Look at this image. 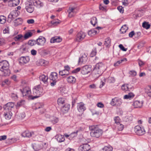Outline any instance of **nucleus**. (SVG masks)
<instances>
[{"label": "nucleus", "mask_w": 151, "mask_h": 151, "mask_svg": "<svg viewBox=\"0 0 151 151\" xmlns=\"http://www.w3.org/2000/svg\"><path fill=\"white\" fill-rule=\"evenodd\" d=\"M89 129L91 131V135L93 137L98 138L102 135L103 132L102 130L98 127L97 126H90L89 127Z\"/></svg>", "instance_id": "nucleus-1"}, {"label": "nucleus", "mask_w": 151, "mask_h": 151, "mask_svg": "<svg viewBox=\"0 0 151 151\" xmlns=\"http://www.w3.org/2000/svg\"><path fill=\"white\" fill-rule=\"evenodd\" d=\"M43 89L40 85L35 86L33 89V94L34 96H29V99L32 100L37 98L43 94Z\"/></svg>", "instance_id": "nucleus-2"}, {"label": "nucleus", "mask_w": 151, "mask_h": 151, "mask_svg": "<svg viewBox=\"0 0 151 151\" xmlns=\"http://www.w3.org/2000/svg\"><path fill=\"white\" fill-rule=\"evenodd\" d=\"M106 70L105 65L102 63H98L95 65L93 72L95 74H100Z\"/></svg>", "instance_id": "nucleus-3"}, {"label": "nucleus", "mask_w": 151, "mask_h": 151, "mask_svg": "<svg viewBox=\"0 0 151 151\" xmlns=\"http://www.w3.org/2000/svg\"><path fill=\"white\" fill-rule=\"evenodd\" d=\"M25 8L27 12L29 13H32L34 10L32 0H27L25 3Z\"/></svg>", "instance_id": "nucleus-4"}, {"label": "nucleus", "mask_w": 151, "mask_h": 151, "mask_svg": "<svg viewBox=\"0 0 151 151\" xmlns=\"http://www.w3.org/2000/svg\"><path fill=\"white\" fill-rule=\"evenodd\" d=\"M134 131L136 134L138 135H142L145 132L144 128L139 125L136 126L135 127Z\"/></svg>", "instance_id": "nucleus-5"}, {"label": "nucleus", "mask_w": 151, "mask_h": 151, "mask_svg": "<svg viewBox=\"0 0 151 151\" xmlns=\"http://www.w3.org/2000/svg\"><path fill=\"white\" fill-rule=\"evenodd\" d=\"M122 103V100L121 99L115 97L112 99L110 104L113 106H119Z\"/></svg>", "instance_id": "nucleus-6"}, {"label": "nucleus", "mask_w": 151, "mask_h": 151, "mask_svg": "<svg viewBox=\"0 0 151 151\" xmlns=\"http://www.w3.org/2000/svg\"><path fill=\"white\" fill-rule=\"evenodd\" d=\"M20 90L23 96H28L29 98V96H31L30 95L31 93V89L28 86L25 87L23 89H20Z\"/></svg>", "instance_id": "nucleus-7"}, {"label": "nucleus", "mask_w": 151, "mask_h": 151, "mask_svg": "<svg viewBox=\"0 0 151 151\" xmlns=\"http://www.w3.org/2000/svg\"><path fill=\"white\" fill-rule=\"evenodd\" d=\"M91 71V66L86 65L82 68L81 72L83 75H86L89 73Z\"/></svg>", "instance_id": "nucleus-8"}, {"label": "nucleus", "mask_w": 151, "mask_h": 151, "mask_svg": "<svg viewBox=\"0 0 151 151\" xmlns=\"http://www.w3.org/2000/svg\"><path fill=\"white\" fill-rule=\"evenodd\" d=\"M46 41V39L45 37L40 36L36 40V44L39 46H43Z\"/></svg>", "instance_id": "nucleus-9"}, {"label": "nucleus", "mask_w": 151, "mask_h": 151, "mask_svg": "<svg viewBox=\"0 0 151 151\" xmlns=\"http://www.w3.org/2000/svg\"><path fill=\"white\" fill-rule=\"evenodd\" d=\"M101 29V27H98L94 29H92L88 31V34L91 37L92 36L99 33V30Z\"/></svg>", "instance_id": "nucleus-10"}, {"label": "nucleus", "mask_w": 151, "mask_h": 151, "mask_svg": "<svg viewBox=\"0 0 151 151\" xmlns=\"http://www.w3.org/2000/svg\"><path fill=\"white\" fill-rule=\"evenodd\" d=\"M86 33L83 32L81 31L78 32L76 35V40L80 42L86 36Z\"/></svg>", "instance_id": "nucleus-11"}, {"label": "nucleus", "mask_w": 151, "mask_h": 151, "mask_svg": "<svg viewBox=\"0 0 151 151\" xmlns=\"http://www.w3.org/2000/svg\"><path fill=\"white\" fill-rule=\"evenodd\" d=\"M9 64L6 60L0 62V70H3V69L9 68Z\"/></svg>", "instance_id": "nucleus-12"}, {"label": "nucleus", "mask_w": 151, "mask_h": 151, "mask_svg": "<svg viewBox=\"0 0 151 151\" xmlns=\"http://www.w3.org/2000/svg\"><path fill=\"white\" fill-rule=\"evenodd\" d=\"M90 148L88 144H85L80 145L78 148V150L79 151H88Z\"/></svg>", "instance_id": "nucleus-13"}, {"label": "nucleus", "mask_w": 151, "mask_h": 151, "mask_svg": "<svg viewBox=\"0 0 151 151\" xmlns=\"http://www.w3.org/2000/svg\"><path fill=\"white\" fill-rule=\"evenodd\" d=\"M29 60V57L27 56L22 57L19 59V63L21 65L27 63Z\"/></svg>", "instance_id": "nucleus-14"}, {"label": "nucleus", "mask_w": 151, "mask_h": 151, "mask_svg": "<svg viewBox=\"0 0 151 151\" xmlns=\"http://www.w3.org/2000/svg\"><path fill=\"white\" fill-rule=\"evenodd\" d=\"M143 103L142 101L135 100L133 102L132 105L135 108H140L143 106Z\"/></svg>", "instance_id": "nucleus-15"}, {"label": "nucleus", "mask_w": 151, "mask_h": 151, "mask_svg": "<svg viewBox=\"0 0 151 151\" xmlns=\"http://www.w3.org/2000/svg\"><path fill=\"white\" fill-rule=\"evenodd\" d=\"M14 106V104L12 102H9L6 104L4 107L5 111H11L12 109Z\"/></svg>", "instance_id": "nucleus-16"}, {"label": "nucleus", "mask_w": 151, "mask_h": 151, "mask_svg": "<svg viewBox=\"0 0 151 151\" xmlns=\"http://www.w3.org/2000/svg\"><path fill=\"white\" fill-rule=\"evenodd\" d=\"M87 54L84 53L82 54L81 57L79 58L78 60L79 63H85L87 60Z\"/></svg>", "instance_id": "nucleus-17"}, {"label": "nucleus", "mask_w": 151, "mask_h": 151, "mask_svg": "<svg viewBox=\"0 0 151 151\" xmlns=\"http://www.w3.org/2000/svg\"><path fill=\"white\" fill-rule=\"evenodd\" d=\"M33 4L34 6H36L38 8H40L43 6V4L40 0H32Z\"/></svg>", "instance_id": "nucleus-18"}, {"label": "nucleus", "mask_w": 151, "mask_h": 151, "mask_svg": "<svg viewBox=\"0 0 151 151\" xmlns=\"http://www.w3.org/2000/svg\"><path fill=\"white\" fill-rule=\"evenodd\" d=\"M16 12L14 11H12L8 16V21L11 22L16 17Z\"/></svg>", "instance_id": "nucleus-19"}, {"label": "nucleus", "mask_w": 151, "mask_h": 151, "mask_svg": "<svg viewBox=\"0 0 151 151\" xmlns=\"http://www.w3.org/2000/svg\"><path fill=\"white\" fill-rule=\"evenodd\" d=\"M77 107L78 110L79 112H82L85 110V107L83 103H80L78 104Z\"/></svg>", "instance_id": "nucleus-20"}, {"label": "nucleus", "mask_w": 151, "mask_h": 151, "mask_svg": "<svg viewBox=\"0 0 151 151\" xmlns=\"http://www.w3.org/2000/svg\"><path fill=\"white\" fill-rule=\"evenodd\" d=\"M12 115V114L11 111H6L4 112V115L6 119L9 120L11 118Z\"/></svg>", "instance_id": "nucleus-21"}, {"label": "nucleus", "mask_w": 151, "mask_h": 151, "mask_svg": "<svg viewBox=\"0 0 151 151\" xmlns=\"http://www.w3.org/2000/svg\"><path fill=\"white\" fill-rule=\"evenodd\" d=\"M33 134V133H32ZM32 135V133L29 132V131L26 130L23 132L21 134L22 137H31Z\"/></svg>", "instance_id": "nucleus-22"}, {"label": "nucleus", "mask_w": 151, "mask_h": 151, "mask_svg": "<svg viewBox=\"0 0 151 151\" xmlns=\"http://www.w3.org/2000/svg\"><path fill=\"white\" fill-rule=\"evenodd\" d=\"M131 88L130 85L127 84L123 85L121 87V89L125 91H129L131 89Z\"/></svg>", "instance_id": "nucleus-23"}, {"label": "nucleus", "mask_w": 151, "mask_h": 151, "mask_svg": "<svg viewBox=\"0 0 151 151\" xmlns=\"http://www.w3.org/2000/svg\"><path fill=\"white\" fill-rule=\"evenodd\" d=\"M62 39L59 37H52L50 40V42L51 43L55 42H59L61 41Z\"/></svg>", "instance_id": "nucleus-24"}, {"label": "nucleus", "mask_w": 151, "mask_h": 151, "mask_svg": "<svg viewBox=\"0 0 151 151\" xmlns=\"http://www.w3.org/2000/svg\"><path fill=\"white\" fill-rule=\"evenodd\" d=\"M39 79L40 81H42L44 83L46 84L47 83V81L48 79L47 76H45L44 75H42L40 76Z\"/></svg>", "instance_id": "nucleus-25"}, {"label": "nucleus", "mask_w": 151, "mask_h": 151, "mask_svg": "<svg viewBox=\"0 0 151 151\" xmlns=\"http://www.w3.org/2000/svg\"><path fill=\"white\" fill-rule=\"evenodd\" d=\"M49 78L50 80H57L58 78V74L56 72H52L50 75Z\"/></svg>", "instance_id": "nucleus-26"}, {"label": "nucleus", "mask_w": 151, "mask_h": 151, "mask_svg": "<svg viewBox=\"0 0 151 151\" xmlns=\"http://www.w3.org/2000/svg\"><path fill=\"white\" fill-rule=\"evenodd\" d=\"M22 19L21 18H19L15 19L14 21L15 26H17L22 24Z\"/></svg>", "instance_id": "nucleus-27"}, {"label": "nucleus", "mask_w": 151, "mask_h": 151, "mask_svg": "<svg viewBox=\"0 0 151 151\" xmlns=\"http://www.w3.org/2000/svg\"><path fill=\"white\" fill-rule=\"evenodd\" d=\"M134 96V94L132 92L129 93L128 94L124 95V99H131L133 98Z\"/></svg>", "instance_id": "nucleus-28"}, {"label": "nucleus", "mask_w": 151, "mask_h": 151, "mask_svg": "<svg viewBox=\"0 0 151 151\" xmlns=\"http://www.w3.org/2000/svg\"><path fill=\"white\" fill-rule=\"evenodd\" d=\"M68 82L71 83H74L76 82V80L75 77L73 76H70L67 78Z\"/></svg>", "instance_id": "nucleus-29"}, {"label": "nucleus", "mask_w": 151, "mask_h": 151, "mask_svg": "<svg viewBox=\"0 0 151 151\" xmlns=\"http://www.w3.org/2000/svg\"><path fill=\"white\" fill-rule=\"evenodd\" d=\"M70 107V105L66 104L62 108L61 110L63 113H66L68 111Z\"/></svg>", "instance_id": "nucleus-30"}, {"label": "nucleus", "mask_w": 151, "mask_h": 151, "mask_svg": "<svg viewBox=\"0 0 151 151\" xmlns=\"http://www.w3.org/2000/svg\"><path fill=\"white\" fill-rule=\"evenodd\" d=\"M2 73V75L4 76H8L10 74V70L9 68L3 69V70H1Z\"/></svg>", "instance_id": "nucleus-31"}, {"label": "nucleus", "mask_w": 151, "mask_h": 151, "mask_svg": "<svg viewBox=\"0 0 151 151\" xmlns=\"http://www.w3.org/2000/svg\"><path fill=\"white\" fill-rule=\"evenodd\" d=\"M33 149L35 151H38L40 150L42 148L41 145L38 144H34L32 146Z\"/></svg>", "instance_id": "nucleus-32"}, {"label": "nucleus", "mask_w": 151, "mask_h": 151, "mask_svg": "<svg viewBox=\"0 0 151 151\" xmlns=\"http://www.w3.org/2000/svg\"><path fill=\"white\" fill-rule=\"evenodd\" d=\"M59 121L58 118L55 116L51 117L50 122L53 124H55Z\"/></svg>", "instance_id": "nucleus-33"}, {"label": "nucleus", "mask_w": 151, "mask_h": 151, "mask_svg": "<svg viewBox=\"0 0 151 151\" xmlns=\"http://www.w3.org/2000/svg\"><path fill=\"white\" fill-rule=\"evenodd\" d=\"M57 140L60 142H63L65 140V138L63 136L58 135L56 136Z\"/></svg>", "instance_id": "nucleus-34"}, {"label": "nucleus", "mask_w": 151, "mask_h": 151, "mask_svg": "<svg viewBox=\"0 0 151 151\" xmlns=\"http://www.w3.org/2000/svg\"><path fill=\"white\" fill-rule=\"evenodd\" d=\"M145 90V93L148 95V96L151 97V87L150 86L147 87Z\"/></svg>", "instance_id": "nucleus-35"}, {"label": "nucleus", "mask_w": 151, "mask_h": 151, "mask_svg": "<svg viewBox=\"0 0 151 151\" xmlns=\"http://www.w3.org/2000/svg\"><path fill=\"white\" fill-rule=\"evenodd\" d=\"M113 150V147L110 145L105 146L102 148L101 151H112Z\"/></svg>", "instance_id": "nucleus-36"}, {"label": "nucleus", "mask_w": 151, "mask_h": 151, "mask_svg": "<svg viewBox=\"0 0 151 151\" xmlns=\"http://www.w3.org/2000/svg\"><path fill=\"white\" fill-rule=\"evenodd\" d=\"M133 119L132 116H128L125 117L124 118V120L127 122H130Z\"/></svg>", "instance_id": "nucleus-37"}, {"label": "nucleus", "mask_w": 151, "mask_h": 151, "mask_svg": "<svg viewBox=\"0 0 151 151\" xmlns=\"http://www.w3.org/2000/svg\"><path fill=\"white\" fill-rule=\"evenodd\" d=\"M119 131H122L124 128V126L122 124L119 123H118L115 125Z\"/></svg>", "instance_id": "nucleus-38"}, {"label": "nucleus", "mask_w": 151, "mask_h": 151, "mask_svg": "<svg viewBox=\"0 0 151 151\" xmlns=\"http://www.w3.org/2000/svg\"><path fill=\"white\" fill-rule=\"evenodd\" d=\"M128 29V27L126 25H124L121 27L120 29V32L121 33H124L126 32Z\"/></svg>", "instance_id": "nucleus-39"}, {"label": "nucleus", "mask_w": 151, "mask_h": 151, "mask_svg": "<svg viewBox=\"0 0 151 151\" xmlns=\"http://www.w3.org/2000/svg\"><path fill=\"white\" fill-rule=\"evenodd\" d=\"M127 61V60L126 58H124L123 59L121 60H120L117 61L114 64V66L115 67L118 66L121 63H122L124 61Z\"/></svg>", "instance_id": "nucleus-40"}, {"label": "nucleus", "mask_w": 151, "mask_h": 151, "mask_svg": "<svg viewBox=\"0 0 151 151\" xmlns=\"http://www.w3.org/2000/svg\"><path fill=\"white\" fill-rule=\"evenodd\" d=\"M6 22V17L3 15L0 16V23L4 24Z\"/></svg>", "instance_id": "nucleus-41"}, {"label": "nucleus", "mask_w": 151, "mask_h": 151, "mask_svg": "<svg viewBox=\"0 0 151 151\" xmlns=\"http://www.w3.org/2000/svg\"><path fill=\"white\" fill-rule=\"evenodd\" d=\"M111 40L109 38H107L105 39L104 44L106 47H108L110 45Z\"/></svg>", "instance_id": "nucleus-42"}, {"label": "nucleus", "mask_w": 151, "mask_h": 151, "mask_svg": "<svg viewBox=\"0 0 151 151\" xmlns=\"http://www.w3.org/2000/svg\"><path fill=\"white\" fill-rule=\"evenodd\" d=\"M91 23L94 26L97 23V18L96 17H92L91 21Z\"/></svg>", "instance_id": "nucleus-43"}, {"label": "nucleus", "mask_w": 151, "mask_h": 151, "mask_svg": "<svg viewBox=\"0 0 151 151\" xmlns=\"http://www.w3.org/2000/svg\"><path fill=\"white\" fill-rule=\"evenodd\" d=\"M150 26V25L148 23L146 22H144L142 25V27L146 29H149Z\"/></svg>", "instance_id": "nucleus-44"}, {"label": "nucleus", "mask_w": 151, "mask_h": 151, "mask_svg": "<svg viewBox=\"0 0 151 151\" xmlns=\"http://www.w3.org/2000/svg\"><path fill=\"white\" fill-rule=\"evenodd\" d=\"M25 104V101L24 100H22L17 103V107H19L21 106H23Z\"/></svg>", "instance_id": "nucleus-45"}, {"label": "nucleus", "mask_w": 151, "mask_h": 151, "mask_svg": "<svg viewBox=\"0 0 151 151\" xmlns=\"http://www.w3.org/2000/svg\"><path fill=\"white\" fill-rule=\"evenodd\" d=\"M23 37L21 35H19L14 37V40L16 41H22Z\"/></svg>", "instance_id": "nucleus-46"}, {"label": "nucleus", "mask_w": 151, "mask_h": 151, "mask_svg": "<svg viewBox=\"0 0 151 151\" xmlns=\"http://www.w3.org/2000/svg\"><path fill=\"white\" fill-rule=\"evenodd\" d=\"M32 35V33L31 32H27L25 34L24 38L26 39L31 37Z\"/></svg>", "instance_id": "nucleus-47"}, {"label": "nucleus", "mask_w": 151, "mask_h": 151, "mask_svg": "<svg viewBox=\"0 0 151 151\" xmlns=\"http://www.w3.org/2000/svg\"><path fill=\"white\" fill-rule=\"evenodd\" d=\"M36 40H30L28 41V44L31 46H32L36 44Z\"/></svg>", "instance_id": "nucleus-48"}, {"label": "nucleus", "mask_w": 151, "mask_h": 151, "mask_svg": "<svg viewBox=\"0 0 151 151\" xmlns=\"http://www.w3.org/2000/svg\"><path fill=\"white\" fill-rule=\"evenodd\" d=\"M60 23V21L58 20H53L51 22V23L53 25H56Z\"/></svg>", "instance_id": "nucleus-49"}, {"label": "nucleus", "mask_w": 151, "mask_h": 151, "mask_svg": "<svg viewBox=\"0 0 151 151\" xmlns=\"http://www.w3.org/2000/svg\"><path fill=\"white\" fill-rule=\"evenodd\" d=\"M58 103L59 105L63 104L64 103V99L62 98H59L58 99Z\"/></svg>", "instance_id": "nucleus-50"}, {"label": "nucleus", "mask_w": 151, "mask_h": 151, "mask_svg": "<svg viewBox=\"0 0 151 151\" xmlns=\"http://www.w3.org/2000/svg\"><path fill=\"white\" fill-rule=\"evenodd\" d=\"M66 70H63L60 71L59 72V75L63 76L65 75H68L69 73L66 72Z\"/></svg>", "instance_id": "nucleus-51"}, {"label": "nucleus", "mask_w": 151, "mask_h": 151, "mask_svg": "<svg viewBox=\"0 0 151 151\" xmlns=\"http://www.w3.org/2000/svg\"><path fill=\"white\" fill-rule=\"evenodd\" d=\"M97 53L96 48L93 49L90 54V56L91 57H93L95 56Z\"/></svg>", "instance_id": "nucleus-52"}, {"label": "nucleus", "mask_w": 151, "mask_h": 151, "mask_svg": "<svg viewBox=\"0 0 151 151\" xmlns=\"http://www.w3.org/2000/svg\"><path fill=\"white\" fill-rule=\"evenodd\" d=\"M114 120L115 122V124H118V123H119L120 119L119 117V116H116L114 118Z\"/></svg>", "instance_id": "nucleus-53"}, {"label": "nucleus", "mask_w": 151, "mask_h": 151, "mask_svg": "<svg viewBox=\"0 0 151 151\" xmlns=\"http://www.w3.org/2000/svg\"><path fill=\"white\" fill-rule=\"evenodd\" d=\"M19 3V0H13V4L14 6H17Z\"/></svg>", "instance_id": "nucleus-54"}, {"label": "nucleus", "mask_w": 151, "mask_h": 151, "mask_svg": "<svg viewBox=\"0 0 151 151\" xmlns=\"http://www.w3.org/2000/svg\"><path fill=\"white\" fill-rule=\"evenodd\" d=\"M75 8L70 7L69 8V12H72L73 13H74L75 14H76V12L75 11Z\"/></svg>", "instance_id": "nucleus-55"}, {"label": "nucleus", "mask_w": 151, "mask_h": 151, "mask_svg": "<svg viewBox=\"0 0 151 151\" xmlns=\"http://www.w3.org/2000/svg\"><path fill=\"white\" fill-rule=\"evenodd\" d=\"M119 47L121 50L124 51H126L127 49V48H125L123 46L122 44H120L119 45Z\"/></svg>", "instance_id": "nucleus-56"}, {"label": "nucleus", "mask_w": 151, "mask_h": 151, "mask_svg": "<svg viewBox=\"0 0 151 151\" xmlns=\"http://www.w3.org/2000/svg\"><path fill=\"white\" fill-rule=\"evenodd\" d=\"M51 81L50 82V85L52 86H54L56 83L57 80H51Z\"/></svg>", "instance_id": "nucleus-57"}, {"label": "nucleus", "mask_w": 151, "mask_h": 151, "mask_svg": "<svg viewBox=\"0 0 151 151\" xmlns=\"http://www.w3.org/2000/svg\"><path fill=\"white\" fill-rule=\"evenodd\" d=\"M117 9L121 13L124 12V9L123 8L122 6H119L117 8Z\"/></svg>", "instance_id": "nucleus-58"}, {"label": "nucleus", "mask_w": 151, "mask_h": 151, "mask_svg": "<svg viewBox=\"0 0 151 151\" xmlns=\"http://www.w3.org/2000/svg\"><path fill=\"white\" fill-rule=\"evenodd\" d=\"M97 106L100 108H103L104 107V104L101 102H99L97 104Z\"/></svg>", "instance_id": "nucleus-59"}, {"label": "nucleus", "mask_w": 151, "mask_h": 151, "mask_svg": "<svg viewBox=\"0 0 151 151\" xmlns=\"http://www.w3.org/2000/svg\"><path fill=\"white\" fill-rule=\"evenodd\" d=\"M129 73L132 76H135L137 74L136 72L134 70L130 71L129 72Z\"/></svg>", "instance_id": "nucleus-60"}, {"label": "nucleus", "mask_w": 151, "mask_h": 151, "mask_svg": "<svg viewBox=\"0 0 151 151\" xmlns=\"http://www.w3.org/2000/svg\"><path fill=\"white\" fill-rule=\"evenodd\" d=\"M81 68H77L73 70L72 72L73 73H77L78 72H79L81 70Z\"/></svg>", "instance_id": "nucleus-61"}, {"label": "nucleus", "mask_w": 151, "mask_h": 151, "mask_svg": "<svg viewBox=\"0 0 151 151\" xmlns=\"http://www.w3.org/2000/svg\"><path fill=\"white\" fill-rule=\"evenodd\" d=\"M9 29L8 27H7L6 28H5L3 30V33L4 34L9 33Z\"/></svg>", "instance_id": "nucleus-62"}, {"label": "nucleus", "mask_w": 151, "mask_h": 151, "mask_svg": "<svg viewBox=\"0 0 151 151\" xmlns=\"http://www.w3.org/2000/svg\"><path fill=\"white\" fill-rule=\"evenodd\" d=\"M78 132V131H77L75 132H72L70 134V135L72 137H74L77 135Z\"/></svg>", "instance_id": "nucleus-63"}, {"label": "nucleus", "mask_w": 151, "mask_h": 151, "mask_svg": "<svg viewBox=\"0 0 151 151\" xmlns=\"http://www.w3.org/2000/svg\"><path fill=\"white\" fill-rule=\"evenodd\" d=\"M27 22L29 24H32L34 23V20L33 19H31L28 20Z\"/></svg>", "instance_id": "nucleus-64"}]
</instances>
